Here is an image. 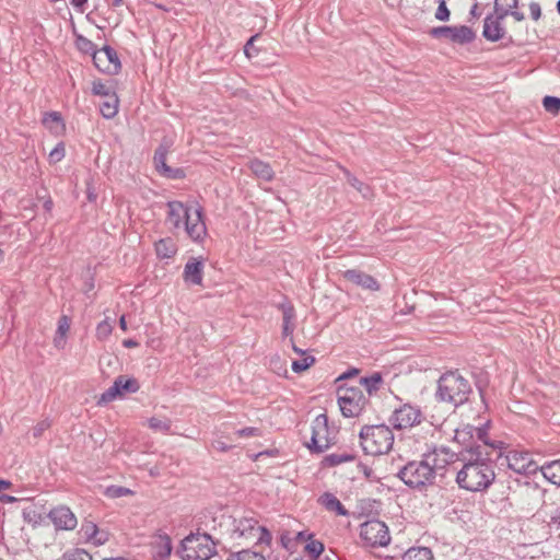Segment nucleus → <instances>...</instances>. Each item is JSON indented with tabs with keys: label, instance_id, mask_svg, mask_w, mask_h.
Instances as JSON below:
<instances>
[{
	"label": "nucleus",
	"instance_id": "12",
	"mask_svg": "<svg viewBox=\"0 0 560 560\" xmlns=\"http://www.w3.org/2000/svg\"><path fill=\"white\" fill-rule=\"evenodd\" d=\"M489 421L480 427H476V432H474L475 442L477 443L481 454L489 453L490 457L502 459V450L504 443L502 441H494L489 438Z\"/></svg>",
	"mask_w": 560,
	"mask_h": 560
},
{
	"label": "nucleus",
	"instance_id": "17",
	"mask_svg": "<svg viewBox=\"0 0 560 560\" xmlns=\"http://www.w3.org/2000/svg\"><path fill=\"white\" fill-rule=\"evenodd\" d=\"M476 427L466 424L460 429L455 430L454 441L462 446L459 452L460 458L479 454V447L475 442Z\"/></svg>",
	"mask_w": 560,
	"mask_h": 560
},
{
	"label": "nucleus",
	"instance_id": "48",
	"mask_svg": "<svg viewBox=\"0 0 560 560\" xmlns=\"http://www.w3.org/2000/svg\"><path fill=\"white\" fill-rule=\"evenodd\" d=\"M77 46L84 54H90L91 55V54H94L95 50H96L95 44L93 42H91L90 39L84 38L82 36H80L77 39Z\"/></svg>",
	"mask_w": 560,
	"mask_h": 560
},
{
	"label": "nucleus",
	"instance_id": "51",
	"mask_svg": "<svg viewBox=\"0 0 560 560\" xmlns=\"http://www.w3.org/2000/svg\"><path fill=\"white\" fill-rule=\"evenodd\" d=\"M254 539L256 540V544L270 545L272 537H271L270 532L266 527L259 526V530L257 532V536Z\"/></svg>",
	"mask_w": 560,
	"mask_h": 560
},
{
	"label": "nucleus",
	"instance_id": "18",
	"mask_svg": "<svg viewBox=\"0 0 560 560\" xmlns=\"http://www.w3.org/2000/svg\"><path fill=\"white\" fill-rule=\"evenodd\" d=\"M48 517L55 525L56 529L71 530L75 528L78 524L75 515L68 506L65 505H59L50 510Z\"/></svg>",
	"mask_w": 560,
	"mask_h": 560
},
{
	"label": "nucleus",
	"instance_id": "29",
	"mask_svg": "<svg viewBox=\"0 0 560 560\" xmlns=\"http://www.w3.org/2000/svg\"><path fill=\"white\" fill-rule=\"evenodd\" d=\"M154 247L156 256L161 259L172 258L177 252V246L171 237L159 240Z\"/></svg>",
	"mask_w": 560,
	"mask_h": 560
},
{
	"label": "nucleus",
	"instance_id": "34",
	"mask_svg": "<svg viewBox=\"0 0 560 560\" xmlns=\"http://www.w3.org/2000/svg\"><path fill=\"white\" fill-rule=\"evenodd\" d=\"M355 459V456L352 454L343 453V454H329L325 456L322 460V465L324 467H335L342 463L352 462Z\"/></svg>",
	"mask_w": 560,
	"mask_h": 560
},
{
	"label": "nucleus",
	"instance_id": "63",
	"mask_svg": "<svg viewBox=\"0 0 560 560\" xmlns=\"http://www.w3.org/2000/svg\"><path fill=\"white\" fill-rule=\"evenodd\" d=\"M312 537H313V534H308L306 532H300L296 535V539L298 540H305L306 541V540H311Z\"/></svg>",
	"mask_w": 560,
	"mask_h": 560
},
{
	"label": "nucleus",
	"instance_id": "13",
	"mask_svg": "<svg viewBox=\"0 0 560 560\" xmlns=\"http://www.w3.org/2000/svg\"><path fill=\"white\" fill-rule=\"evenodd\" d=\"M185 231L195 242H201L207 234V226L203 221V211L200 206L189 207L184 220Z\"/></svg>",
	"mask_w": 560,
	"mask_h": 560
},
{
	"label": "nucleus",
	"instance_id": "59",
	"mask_svg": "<svg viewBox=\"0 0 560 560\" xmlns=\"http://www.w3.org/2000/svg\"><path fill=\"white\" fill-rule=\"evenodd\" d=\"M213 446L218 450V451H221V452H226L231 448L230 445H228L226 443H224L223 441H214L213 442Z\"/></svg>",
	"mask_w": 560,
	"mask_h": 560
},
{
	"label": "nucleus",
	"instance_id": "32",
	"mask_svg": "<svg viewBox=\"0 0 560 560\" xmlns=\"http://www.w3.org/2000/svg\"><path fill=\"white\" fill-rule=\"evenodd\" d=\"M401 560H434V558L430 548L412 547L402 555Z\"/></svg>",
	"mask_w": 560,
	"mask_h": 560
},
{
	"label": "nucleus",
	"instance_id": "3",
	"mask_svg": "<svg viewBox=\"0 0 560 560\" xmlns=\"http://www.w3.org/2000/svg\"><path fill=\"white\" fill-rule=\"evenodd\" d=\"M424 454L420 460H410L397 472V477L410 489L423 492L434 486V471Z\"/></svg>",
	"mask_w": 560,
	"mask_h": 560
},
{
	"label": "nucleus",
	"instance_id": "6",
	"mask_svg": "<svg viewBox=\"0 0 560 560\" xmlns=\"http://www.w3.org/2000/svg\"><path fill=\"white\" fill-rule=\"evenodd\" d=\"M336 393L340 411L346 418L359 417L369 404V398L361 387L340 384L337 385Z\"/></svg>",
	"mask_w": 560,
	"mask_h": 560
},
{
	"label": "nucleus",
	"instance_id": "64",
	"mask_svg": "<svg viewBox=\"0 0 560 560\" xmlns=\"http://www.w3.org/2000/svg\"><path fill=\"white\" fill-rule=\"evenodd\" d=\"M18 499L15 497H12V495H9V494H2L0 497V501L1 502H5V503H13L15 502Z\"/></svg>",
	"mask_w": 560,
	"mask_h": 560
},
{
	"label": "nucleus",
	"instance_id": "23",
	"mask_svg": "<svg viewBox=\"0 0 560 560\" xmlns=\"http://www.w3.org/2000/svg\"><path fill=\"white\" fill-rule=\"evenodd\" d=\"M168 213L167 221L176 229H178L182 222L185 220L189 207L185 206L180 201H168L167 202Z\"/></svg>",
	"mask_w": 560,
	"mask_h": 560
},
{
	"label": "nucleus",
	"instance_id": "58",
	"mask_svg": "<svg viewBox=\"0 0 560 560\" xmlns=\"http://www.w3.org/2000/svg\"><path fill=\"white\" fill-rule=\"evenodd\" d=\"M358 468L366 479L371 480L372 478H374L373 469L369 467L366 464L360 463L358 465Z\"/></svg>",
	"mask_w": 560,
	"mask_h": 560
},
{
	"label": "nucleus",
	"instance_id": "45",
	"mask_svg": "<svg viewBox=\"0 0 560 560\" xmlns=\"http://www.w3.org/2000/svg\"><path fill=\"white\" fill-rule=\"evenodd\" d=\"M546 112L557 114L560 112V97L547 95L542 100Z\"/></svg>",
	"mask_w": 560,
	"mask_h": 560
},
{
	"label": "nucleus",
	"instance_id": "14",
	"mask_svg": "<svg viewBox=\"0 0 560 560\" xmlns=\"http://www.w3.org/2000/svg\"><path fill=\"white\" fill-rule=\"evenodd\" d=\"M420 409L409 404H405L400 408L395 409L389 421L395 429L400 430L420 423Z\"/></svg>",
	"mask_w": 560,
	"mask_h": 560
},
{
	"label": "nucleus",
	"instance_id": "41",
	"mask_svg": "<svg viewBox=\"0 0 560 560\" xmlns=\"http://www.w3.org/2000/svg\"><path fill=\"white\" fill-rule=\"evenodd\" d=\"M324 544L316 539H311L305 546V551L313 559H317L324 552Z\"/></svg>",
	"mask_w": 560,
	"mask_h": 560
},
{
	"label": "nucleus",
	"instance_id": "21",
	"mask_svg": "<svg viewBox=\"0 0 560 560\" xmlns=\"http://www.w3.org/2000/svg\"><path fill=\"white\" fill-rule=\"evenodd\" d=\"M259 530L258 521L254 517H242L235 521V527L233 529L234 538H244L245 540H254Z\"/></svg>",
	"mask_w": 560,
	"mask_h": 560
},
{
	"label": "nucleus",
	"instance_id": "57",
	"mask_svg": "<svg viewBox=\"0 0 560 560\" xmlns=\"http://www.w3.org/2000/svg\"><path fill=\"white\" fill-rule=\"evenodd\" d=\"M360 373V370L357 369V368H351L349 370H347L346 372H343L341 375H339L336 380V383H339L341 381H345V380H349L353 376H357L358 374Z\"/></svg>",
	"mask_w": 560,
	"mask_h": 560
},
{
	"label": "nucleus",
	"instance_id": "44",
	"mask_svg": "<svg viewBox=\"0 0 560 560\" xmlns=\"http://www.w3.org/2000/svg\"><path fill=\"white\" fill-rule=\"evenodd\" d=\"M315 363V358L312 355L305 357L301 360L292 362V371L295 373H302Z\"/></svg>",
	"mask_w": 560,
	"mask_h": 560
},
{
	"label": "nucleus",
	"instance_id": "7",
	"mask_svg": "<svg viewBox=\"0 0 560 560\" xmlns=\"http://www.w3.org/2000/svg\"><path fill=\"white\" fill-rule=\"evenodd\" d=\"M173 139L164 137L159 147L154 151L153 165L156 173L166 179H183L186 177V172L183 167H172L166 164V158L173 147Z\"/></svg>",
	"mask_w": 560,
	"mask_h": 560
},
{
	"label": "nucleus",
	"instance_id": "49",
	"mask_svg": "<svg viewBox=\"0 0 560 560\" xmlns=\"http://www.w3.org/2000/svg\"><path fill=\"white\" fill-rule=\"evenodd\" d=\"M234 434L237 438H252V436H261V430L255 427H247L240 430H236Z\"/></svg>",
	"mask_w": 560,
	"mask_h": 560
},
{
	"label": "nucleus",
	"instance_id": "9",
	"mask_svg": "<svg viewBox=\"0 0 560 560\" xmlns=\"http://www.w3.org/2000/svg\"><path fill=\"white\" fill-rule=\"evenodd\" d=\"M360 538L365 547H385L390 542L387 525L380 520H370L360 526Z\"/></svg>",
	"mask_w": 560,
	"mask_h": 560
},
{
	"label": "nucleus",
	"instance_id": "33",
	"mask_svg": "<svg viewBox=\"0 0 560 560\" xmlns=\"http://www.w3.org/2000/svg\"><path fill=\"white\" fill-rule=\"evenodd\" d=\"M70 329V319L68 316L62 315L58 320V327L54 343L57 348H63L66 343V336Z\"/></svg>",
	"mask_w": 560,
	"mask_h": 560
},
{
	"label": "nucleus",
	"instance_id": "55",
	"mask_svg": "<svg viewBox=\"0 0 560 560\" xmlns=\"http://www.w3.org/2000/svg\"><path fill=\"white\" fill-rule=\"evenodd\" d=\"M101 54H105V46H103L101 49H96L94 54H91L92 60L94 66L101 71L105 72V70L102 68V58L100 57Z\"/></svg>",
	"mask_w": 560,
	"mask_h": 560
},
{
	"label": "nucleus",
	"instance_id": "40",
	"mask_svg": "<svg viewBox=\"0 0 560 560\" xmlns=\"http://www.w3.org/2000/svg\"><path fill=\"white\" fill-rule=\"evenodd\" d=\"M107 61L112 65V69H107L109 74H118L121 71V62L117 51L107 45Z\"/></svg>",
	"mask_w": 560,
	"mask_h": 560
},
{
	"label": "nucleus",
	"instance_id": "31",
	"mask_svg": "<svg viewBox=\"0 0 560 560\" xmlns=\"http://www.w3.org/2000/svg\"><path fill=\"white\" fill-rule=\"evenodd\" d=\"M518 8V0H511V4H504L503 0H495L493 4V12L489 13L494 19L504 21L510 15L511 9Z\"/></svg>",
	"mask_w": 560,
	"mask_h": 560
},
{
	"label": "nucleus",
	"instance_id": "60",
	"mask_svg": "<svg viewBox=\"0 0 560 560\" xmlns=\"http://www.w3.org/2000/svg\"><path fill=\"white\" fill-rule=\"evenodd\" d=\"M510 15L513 16L518 22L525 19L524 13L518 11L517 9H511Z\"/></svg>",
	"mask_w": 560,
	"mask_h": 560
},
{
	"label": "nucleus",
	"instance_id": "11",
	"mask_svg": "<svg viewBox=\"0 0 560 560\" xmlns=\"http://www.w3.org/2000/svg\"><path fill=\"white\" fill-rule=\"evenodd\" d=\"M500 465L506 464V466L520 475H534L538 470V465L530 458L527 453L510 452L503 456L502 459H498Z\"/></svg>",
	"mask_w": 560,
	"mask_h": 560
},
{
	"label": "nucleus",
	"instance_id": "8",
	"mask_svg": "<svg viewBox=\"0 0 560 560\" xmlns=\"http://www.w3.org/2000/svg\"><path fill=\"white\" fill-rule=\"evenodd\" d=\"M334 442L329 438L328 417L325 413L318 415L311 424V440L305 446L313 454H320L329 448Z\"/></svg>",
	"mask_w": 560,
	"mask_h": 560
},
{
	"label": "nucleus",
	"instance_id": "4",
	"mask_svg": "<svg viewBox=\"0 0 560 560\" xmlns=\"http://www.w3.org/2000/svg\"><path fill=\"white\" fill-rule=\"evenodd\" d=\"M359 438L364 453L373 456L388 453L394 444V433L385 424L364 425Z\"/></svg>",
	"mask_w": 560,
	"mask_h": 560
},
{
	"label": "nucleus",
	"instance_id": "53",
	"mask_svg": "<svg viewBox=\"0 0 560 560\" xmlns=\"http://www.w3.org/2000/svg\"><path fill=\"white\" fill-rule=\"evenodd\" d=\"M91 93L97 96H105V83L101 79L93 80Z\"/></svg>",
	"mask_w": 560,
	"mask_h": 560
},
{
	"label": "nucleus",
	"instance_id": "62",
	"mask_svg": "<svg viewBox=\"0 0 560 560\" xmlns=\"http://www.w3.org/2000/svg\"><path fill=\"white\" fill-rule=\"evenodd\" d=\"M122 346L126 348H136L139 346V342L136 341L135 339H125L122 341Z\"/></svg>",
	"mask_w": 560,
	"mask_h": 560
},
{
	"label": "nucleus",
	"instance_id": "47",
	"mask_svg": "<svg viewBox=\"0 0 560 560\" xmlns=\"http://www.w3.org/2000/svg\"><path fill=\"white\" fill-rule=\"evenodd\" d=\"M435 19L442 22H447L451 18V11L446 5V1L441 0L438 2V8L434 14Z\"/></svg>",
	"mask_w": 560,
	"mask_h": 560
},
{
	"label": "nucleus",
	"instance_id": "61",
	"mask_svg": "<svg viewBox=\"0 0 560 560\" xmlns=\"http://www.w3.org/2000/svg\"><path fill=\"white\" fill-rule=\"evenodd\" d=\"M480 11H479V5L478 3H474L472 7L470 8V11H469V15L472 18V19H478L480 16Z\"/></svg>",
	"mask_w": 560,
	"mask_h": 560
},
{
	"label": "nucleus",
	"instance_id": "35",
	"mask_svg": "<svg viewBox=\"0 0 560 560\" xmlns=\"http://www.w3.org/2000/svg\"><path fill=\"white\" fill-rule=\"evenodd\" d=\"M345 174L349 185L352 186L355 190H358L362 195V197L368 199L372 196V188L369 185L358 179L348 171H346Z\"/></svg>",
	"mask_w": 560,
	"mask_h": 560
},
{
	"label": "nucleus",
	"instance_id": "26",
	"mask_svg": "<svg viewBox=\"0 0 560 560\" xmlns=\"http://www.w3.org/2000/svg\"><path fill=\"white\" fill-rule=\"evenodd\" d=\"M153 548L155 560H167L173 551L171 537L167 534L159 535Z\"/></svg>",
	"mask_w": 560,
	"mask_h": 560
},
{
	"label": "nucleus",
	"instance_id": "30",
	"mask_svg": "<svg viewBox=\"0 0 560 560\" xmlns=\"http://www.w3.org/2000/svg\"><path fill=\"white\" fill-rule=\"evenodd\" d=\"M43 125L56 133L65 129V122L59 112L45 113L43 117Z\"/></svg>",
	"mask_w": 560,
	"mask_h": 560
},
{
	"label": "nucleus",
	"instance_id": "50",
	"mask_svg": "<svg viewBox=\"0 0 560 560\" xmlns=\"http://www.w3.org/2000/svg\"><path fill=\"white\" fill-rule=\"evenodd\" d=\"M50 425L51 422L48 419L39 421L32 430L34 439H39L44 432L50 428Z\"/></svg>",
	"mask_w": 560,
	"mask_h": 560
},
{
	"label": "nucleus",
	"instance_id": "38",
	"mask_svg": "<svg viewBox=\"0 0 560 560\" xmlns=\"http://www.w3.org/2000/svg\"><path fill=\"white\" fill-rule=\"evenodd\" d=\"M81 532L83 533L86 541H93L94 544H103L101 538H97L98 527L93 522H85L82 524Z\"/></svg>",
	"mask_w": 560,
	"mask_h": 560
},
{
	"label": "nucleus",
	"instance_id": "39",
	"mask_svg": "<svg viewBox=\"0 0 560 560\" xmlns=\"http://www.w3.org/2000/svg\"><path fill=\"white\" fill-rule=\"evenodd\" d=\"M226 560H267L260 552L250 549H243L236 552H231Z\"/></svg>",
	"mask_w": 560,
	"mask_h": 560
},
{
	"label": "nucleus",
	"instance_id": "37",
	"mask_svg": "<svg viewBox=\"0 0 560 560\" xmlns=\"http://www.w3.org/2000/svg\"><path fill=\"white\" fill-rule=\"evenodd\" d=\"M113 82L110 81V83ZM108 83L109 81H107V119L113 118L118 113L119 107V98L115 91H110L113 86Z\"/></svg>",
	"mask_w": 560,
	"mask_h": 560
},
{
	"label": "nucleus",
	"instance_id": "36",
	"mask_svg": "<svg viewBox=\"0 0 560 560\" xmlns=\"http://www.w3.org/2000/svg\"><path fill=\"white\" fill-rule=\"evenodd\" d=\"M295 313L293 306H284L283 307V324H282V335L284 337L291 336L294 330V325L292 320L294 319Z\"/></svg>",
	"mask_w": 560,
	"mask_h": 560
},
{
	"label": "nucleus",
	"instance_id": "10",
	"mask_svg": "<svg viewBox=\"0 0 560 560\" xmlns=\"http://www.w3.org/2000/svg\"><path fill=\"white\" fill-rule=\"evenodd\" d=\"M429 35L432 38H446L452 43L465 45L475 40L476 34L475 32L466 25H443L432 27L429 31Z\"/></svg>",
	"mask_w": 560,
	"mask_h": 560
},
{
	"label": "nucleus",
	"instance_id": "22",
	"mask_svg": "<svg viewBox=\"0 0 560 560\" xmlns=\"http://www.w3.org/2000/svg\"><path fill=\"white\" fill-rule=\"evenodd\" d=\"M203 262L200 258L191 257L184 267L185 282L200 285L202 283Z\"/></svg>",
	"mask_w": 560,
	"mask_h": 560
},
{
	"label": "nucleus",
	"instance_id": "28",
	"mask_svg": "<svg viewBox=\"0 0 560 560\" xmlns=\"http://www.w3.org/2000/svg\"><path fill=\"white\" fill-rule=\"evenodd\" d=\"M542 476L552 485L560 487V459L551 460L538 467Z\"/></svg>",
	"mask_w": 560,
	"mask_h": 560
},
{
	"label": "nucleus",
	"instance_id": "54",
	"mask_svg": "<svg viewBox=\"0 0 560 560\" xmlns=\"http://www.w3.org/2000/svg\"><path fill=\"white\" fill-rule=\"evenodd\" d=\"M258 37V34L253 35L244 46V52L248 58H252L254 55L258 54V49L255 48L254 42Z\"/></svg>",
	"mask_w": 560,
	"mask_h": 560
},
{
	"label": "nucleus",
	"instance_id": "27",
	"mask_svg": "<svg viewBox=\"0 0 560 560\" xmlns=\"http://www.w3.org/2000/svg\"><path fill=\"white\" fill-rule=\"evenodd\" d=\"M384 384L383 374L381 372H374L369 376H362L359 380V387H364L369 396L376 394L382 385Z\"/></svg>",
	"mask_w": 560,
	"mask_h": 560
},
{
	"label": "nucleus",
	"instance_id": "1",
	"mask_svg": "<svg viewBox=\"0 0 560 560\" xmlns=\"http://www.w3.org/2000/svg\"><path fill=\"white\" fill-rule=\"evenodd\" d=\"M463 466L455 471L457 486L470 492H485L495 480V458L489 453L462 457Z\"/></svg>",
	"mask_w": 560,
	"mask_h": 560
},
{
	"label": "nucleus",
	"instance_id": "43",
	"mask_svg": "<svg viewBox=\"0 0 560 560\" xmlns=\"http://www.w3.org/2000/svg\"><path fill=\"white\" fill-rule=\"evenodd\" d=\"M149 427L154 431L168 432L171 430V421L168 419H159L152 417L149 419Z\"/></svg>",
	"mask_w": 560,
	"mask_h": 560
},
{
	"label": "nucleus",
	"instance_id": "15",
	"mask_svg": "<svg viewBox=\"0 0 560 560\" xmlns=\"http://www.w3.org/2000/svg\"><path fill=\"white\" fill-rule=\"evenodd\" d=\"M482 36L486 40L495 43L499 40H506L504 46L512 45L514 43L513 37L506 34V30L503 25V21L487 15L483 20Z\"/></svg>",
	"mask_w": 560,
	"mask_h": 560
},
{
	"label": "nucleus",
	"instance_id": "46",
	"mask_svg": "<svg viewBox=\"0 0 560 560\" xmlns=\"http://www.w3.org/2000/svg\"><path fill=\"white\" fill-rule=\"evenodd\" d=\"M133 491L122 486H107V498H120L125 495H132Z\"/></svg>",
	"mask_w": 560,
	"mask_h": 560
},
{
	"label": "nucleus",
	"instance_id": "5",
	"mask_svg": "<svg viewBox=\"0 0 560 560\" xmlns=\"http://www.w3.org/2000/svg\"><path fill=\"white\" fill-rule=\"evenodd\" d=\"M217 544L207 533H190L182 539L176 553L183 560H209L215 555Z\"/></svg>",
	"mask_w": 560,
	"mask_h": 560
},
{
	"label": "nucleus",
	"instance_id": "16",
	"mask_svg": "<svg viewBox=\"0 0 560 560\" xmlns=\"http://www.w3.org/2000/svg\"><path fill=\"white\" fill-rule=\"evenodd\" d=\"M140 384L137 378L127 375H119L115 378L113 385L107 388V401L125 398L129 394L137 393Z\"/></svg>",
	"mask_w": 560,
	"mask_h": 560
},
{
	"label": "nucleus",
	"instance_id": "20",
	"mask_svg": "<svg viewBox=\"0 0 560 560\" xmlns=\"http://www.w3.org/2000/svg\"><path fill=\"white\" fill-rule=\"evenodd\" d=\"M342 277H343V279L348 280L349 282H351L358 287H361L362 289L371 290V291L380 290V283L377 282V280L374 277H372L359 269L345 270L342 272Z\"/></svg>",
	"mask_w": 560,
	"mask_h": 560
},
{
	"label": "nucleus",
	"instance_id": "19",
	"mask_svg": "<svg viewBox=\"0 0 560 560\" xmlns=\"http://www.w3.org/2000/svg\"><path fill=\"white\" fill-rule=\"evenodd\" d=\"M428 458L429 465L434 471V477H443L442 470L446 469L447 465L452 462L454 453H451L447 447L434 448L432 452L424 453Z\"/></svg>",
	"mask_w": 560,
	"mask_h": 560
},
{
	"label": "nucleus",
	"instance_id": "24",
	"mask_svg": "<svg viewBox=\"0 0 560 560\" xmlns=\"http://www.w3.org/2000/svg\"><path fill=\"white\" fill-rule=\"evenodd\" d=\"M248 168L259 179L271 182L275 177V172L271 165L262 160L253 159L248 162Z\"/></svg>",
	"mask_w": 560,
	"mask_h": 560
},
{
	"label": "nucleus",
	"instance_id": "56",
	"mask_svg": "<svg viewBox=\"0 0 560 560\" xmlns=\"http://www.w3.org/2000/svg\"><path fill=\"white\" fill-rule=\"evenodd\" d=\"M528 7H529L532 19L535 21L539 20L541 16L540 4L538 2L532 1Z\"/></svg>",
	"mask_w": 560,
	"mask_h": 560
},
{
	"label": "nucleus",
	"instance_id": "25",
	"mask_svg": "<svg viewBox=\"0 0 560 560\" xmlns=\"http://www.w3.org/2000/svg\"><path fill=\"white\" fill-rule=\"evenodd\" d=\"M318 502L327 511L335 512L337 515L347 516L349 514L348 510L341 504L339 499L330 492L323 493L319 497Z\"/></svg>",
	"mask_w": 560,
	"mask_h": 560
},
{
	"label": "nucleus",
	"instance_id": "2",
	"mask_svg": "<svg viewBox=\"0 0 560 560\" xmlns=\"http://www.w3.org/2000/svg\"><path fill=\"white\" fill-rule=\"evenodd\" d=\"M471 392L468 380L463 377L458 371H448L440 376L435 397L439 401L458 407L468 401Z\"/></svg>",
	"mask_w": 560,
	"mask_h": 560
},
{
	"label": "nucleus",
	"instance_id": "42",
	"mask_svg": "<svg viewBox=\"0 0 560 560\" xmlns=\"http://www.w3.org/2000/svg\"><path fill=\"white\" fill-rule=\"evenodd\" d=\"M58 560H92V557L85 550L75 548L66 551Z\"/></svg>",
	"mask_w": 560,
	"mask_h": 560
},
{
	"label": "nucleus",
	"instance_id": "52",
	"mask_svg": "<svg viewBox=\"0 0 560 560\" xmlns=\"http://www.w3.org/2000/svg\"><path fill=\"white\" fill-rule=\"evenodd\" d=\"M65 158V144L62 142L58 143L49 153V159L51 162H59Z\"/></svg>",
	"mask_w": 560,
	"mask_h": 560
}]
</instances>
